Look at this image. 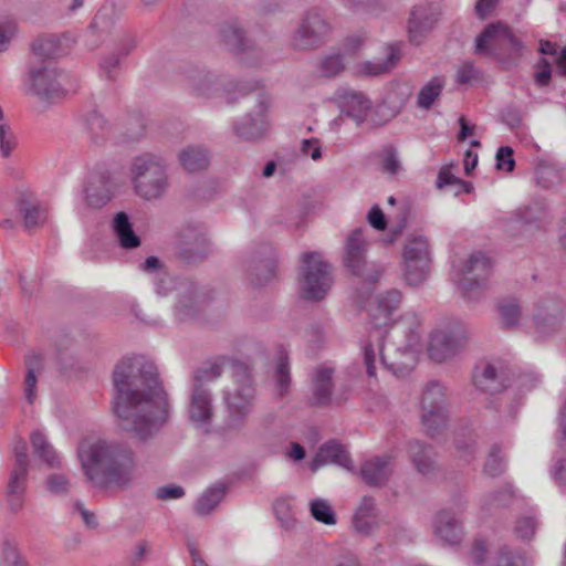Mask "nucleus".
<instances>
[{
  "label": "nucleus",
  "instance_id": "09e8293b",
  "mask_svg": "<svg viewBox=\"0 0 566 566\" xmlns=\"http://www.w3.org/2000/svg\"><path fill=\"white\" fill-rule=\"evenodd\" d=\"M221 40L233 51L245 49L243 31L233 23H226L220 30Z\"/></svg>",
  "mask_w": 566,
  "mask_h": 566
},
{
  "label": "nucleus",
  "instance_id": "e433bc0d",
  "mask_svg": "<svg viewBox=\"0 0 566 566\" xmlns=\"http://www.w3.org/2000/svg\"><path fill=\"white\" fill-rule=\"evenodd\" d=\"M135 44L136 42L133 35H125L120 40L119 53H113L102 62L101 67L108 80H115L120 57L128 55L135 48Z\"/></svg>",
  "mask_w": 566,
  "mask_h": 566
},
{
  "label": "nucleus",
  "instance_id": "7c9ffc66",
  "mask_svg": "<svg viewBox=\"0 0 566 566\" xmlns=\"http://www.w3.org/2000/svg\"><path fill=\"white\" fill-rule=\"evenodd\" d=\"M342 112L357 123L364 122L370 108L369 99L360 92L346 91L340 95Z\"/></svg>",
  "mask_w": 566,
  "mask_h": 566
},
{
  "label": "nucleus",
  "instance_id": "f03ea898",
  "mask_svg": "<svg viewBox=\"0 0 566 566\" xmlns=\"http://www.w3.org/2000/svg\"><path fill=\"white\" fill-rule=\"evenodd\" d=\"M77 457L85 478L95 486L125 489L136 479L138 458L127 442L85 440L78 444Z\"/></svg>",
  "mask_w": 566,
  "mask_h": 566
},
{
  "label": "nucleus",
  "instance_id": "2eb2a0df",
  "mask_svg": "<svg viewBox=\"0 0 566 566\" xmlns=\"http://www.w3.org/2000/svg\"><path fill=\"white\" fill-rule=\"evenodd\" d=\"M251 99H253L254 108L234 124L237 136L245 140L261 138L268 128L265 114L268 102L265 95L260 91Z\"/></svg>",
  "mask_w": 566,
  "mask_h": 566
},
{
  "label": "nucleus",
  "instance_id": "ddd939ff",
  "mask_svg": "<svg viewBox=\"0 0 566 566\" xmlns=\"http://www.w3.org/2000/svg\"><path fill=\"white\" fill-rule=\"evenodd\" d=\"M211 253V244L198 228L187 226L178 234L177 258L185 264H198Z\"/></svg>",
  "mask_w": 566,
  "mask_h": 566
},
{
  "label": "nucleus",
  "instance_id": "72a5a7b5",
  "mask_svg": "<svg viewBox=\"0 0 566 566\" xmlns=\"http://www.w3.org/2000/svg\"><path fill=\"white\" fill-rule=\"evenodd\" d=\"M401 300L402 295L398 290H390L379 298L377 312L381 315V318H373V331H386L385 328L389 324L390 315L398 308Z\"/></svg>",
  "mask_w": 566,
  "mask_h": 566
},
{
  "label": "nucleus",
  "instance_id": "13d9d810",
  "mask_svg": "<svg viewBox=\"0 0 566 566\" xmlns=\"http://www.w3.org/2000/svg\"><path fill=\"white\" fill-rule=\"evenodd\" d=\"M71 488V481L64 473H52L46 478V489L56 495H65Z\"/></svg>",
  "mask_w": 566,
  "mask_h": 566
},
{
  "label": "nucleus",
  "instance_id": "69168bd1",
  "mask_svg": "<svg viewBox=\"0 0 566 566\" xmlns=\"http://www.w3.org/2000/svg\"><path fill=\"white\" fill-rule=\"evenodd\" d=\"M27 450V443L23 439L19 438L13 442L12 452L14 461L12 467L29 469V459Z\"/></svg>",
  "mask_w": 566,
  "mask_h": 566
},
{
  "label": "nucleus",
  "instance_id": "4468645a",
  "mask_svg": "<svg viewBox=\"0 0 566 566\" xmlns=\"http://www.w3.org/2000/svg\"><path fill=\"white\" fill-rule=\"evenodd\" d=\"M512 371L502 364H482L473 371L474 386L490 395H502L512 389Z\"/></svg>",
  "mask_w": 566,
  "mask_h": 566
},
{
  "label": "nucleus",
  "instance_id": "20e7f679",
  "mask_svg": "<svg viewBox=\"0 0 566 566\" xmlns=\"http://www.w3.org/2000/svg\"><path fill=\"white\" fill-rule=\"evenodd\" d=\"M233 384L223 394L226 408L224 427L239 430L245 426L255 401V387L248 367L242 363L231 367Z\"/></svg>",
  "mask_w": 566,
  "mask_h": 566
},
{
  "label": "nucleus",
  "instance_id": "6e6d98bb",
  "mask_svg": "<svg viewBox=\"0 0 566 566\" xmlns=\"http://www.w3.org/2000/svg\"><path fill=\"white\" fill-rule=\"evenodd\" d=\"M345 69L344 59L339 53H334L322 60L319 65V71L322 75L326 77H332Z\"/></svg>",
  "mask_w": 566,
  "mask_h": 566
},
{
  "label": "nucleus",
  "instance_id": "c756f323",
  "mask_svg": "<svg viewBox=\"0 0 566 566\" xmlns=\"http://www.w3.org/2000/svg\"><path fill=\"white\" fill-rule=\"evenodd\" d=\"M447 407L446 387L439 381H429L420 399L421 413L428 412V415H432L433 411L448 410Z\"/></svg>",
  "mask_w": 566,
  "mask_h": 566
},
{
  "label": "nucleus",
  "instance_id": "473e14b6",
  "mask_svg": "<svg viewBox=\"0 0 566 566\" xmlns=\"http://www.w3.org/2000/svg\"><path fill=\"white\" fill-rule=\"evenodd\" d=\"M411 96V90L406 84H395L386 93L382 103L379 105L381 112H386L389 117L397 116L406 106Z\"/></svg>",
  "mask_w": 566,
  "mask_h": 566
},
{
  "label": "nucleus",
  "instance_id": "4d7b16f0",
  "mask_svg": "<svg viewBox=\"0 0 566 566\" xmlns=\"http://www.w3.org/2000/svg\"><path fill=\"white\" fill-rule=\"evenodd\" d=\"M381 169L389 174V175H396L401 169V164L398 158V153L395 147L387 146L381 151Z\"/></svg>",
  "mask_w": 566,
  "mask_h": 566
},
{
  "label": "nucleus",
  "instance_id": "58836bf2",
  "mask_svg": "<svg viewBox=\"0 0 566 566\" xmlns=\"http://www.w3.org/2000/svg\"><path fill=\"white\" fill-rule=\"evenodd\" d=\"M226 494V486L217 484L206 490L198 499L195 511L198 515H208L221 502Z\"/></svg>",
  "mask_w": 566,
  "mask_h": 566
},
{
  "label": "nucleus",
  "instance_id": "f257e3e1",
  "mask_svg": "<svg viewBox=\"0 0 566 566\" xmlns=\"http://www.w3.org/2000/svg\"><path fill=\"white\" fill-rule=\"evenodd\" d=\"M114 412L119 427L140 441L153 438L168 418V397L157 367L143 356L124 358L113 370Z\"/></svg>",
  "mask_w": 566,
  "mask_h": 566
},
{
  "label": "nucleus",
  "instance_id": "4be33fe9",
  "mask_svg": "<svg viewBox=\"0 0 566 566\" xmlns=\"http://www.w3.org/2000/svg\"><path fill=\"white\" fill-rule=\"evenodd\" d=\"M29 469L12 467L4 491L8 510L18 514L24 507Z\"/></svg>",
  "mask_w": 566,
  "mask_h": 566
},
{
  "label": "nucleus",
  "instance_id": "774afa93",
  "mask_svg": "<svg viewBox=\"0 0 566 566\" xmlns=\"http://www.w3.org/2000/svg\"><path fill=\"white\" fill-rule=\"evenodd\" d=\"M552 476L557 484H566V457L556 459L552 468Z\"/></svg>",
  "mask_w": 566,
  "mask_h": 566
},
{
  "label": "nucleus",
  "instance_id": "423d86ee",
  "mask_svg": "<svg viewBox=\"0 0 566 566\" xmlns=\"http://www.w3.org/2000/svg\"><path fill=\"white\" fill-rule=\"evenodd\" d=\"M222 374L219 364H210L193 371L189 396L188 417L200 427L209 426L214 415L213 396L210 384Z\"/></svg>",
  "mask_w": 566,
  "mask_h": 566
},
{
  "label": "nucleus",
  "instance_id": "2f4dec72",
  "mask_svg": "<svg viewBox=\"0 0 566 566\" xmlns=\"http://www.w3.org/2000/svg\"><path fill=\"white\" fill-rule=\"evenodd\" d=\"M520 406L521 398H516L514 389H511L493 400L490 408L499 412L497 421L500 426L504 427L516 419Z\"/></svg>",
  "mask_w": 566,
  "mask_h": 566
},
{
  "label": "nucleus",
  "instance_id": "1a4fd4ad",
  "mask_svg": "<svg viewBox=\"0 0 566 566\" xmlns=\"http://www.w3.org/2000/svg\"><path fill=\"white\" fill-rule=\"evenodd\" d=\"M523 43L501 23H492L475 40V53L503 60L521 54Z\"/></svg>",
  "mask_w": 566,
  "mask_h": 566
},
{
  "label": "nucleus",
  "instance_id": "bf43d9fd",
  "mask_svg": "<svg viewBox=\"0 0 566 566\" xmlns=\"http://www.w3.org/2000/svg\"><path fill=\"white\" fill-rule=\"evenodd\" d=\"M539 382V378L533 373H523L516 377L512 376V389H514L515 394L518 391L521 394H526L537 386Z\"/></svg>",
  "mask_w": 566,
  "mask_h": 566
},
{
  "label": "nucleus",
  "instance_id": "5701e85b",
  "mask_svg": "<svg viewBox=\"0 0 566 566\" xmlns=\"http://www.w3.org/2000/svg\"><path fill=\"white\" fill-rule=\"evenodd\" d=\"M392 473V458L390 455L375 457L361 464L360 476L370 486L385 485Z\"/></svg>",
  "mask_w": 566,
  "mask_h": 566
},
{
  "label": "nucleus",
  "instance_id": "c85d7f7f",
  "mask_svg": "<svg viewBox=\"0 0 566 566\" xmlns=\"http://www.w3.org/2000/svg\"><path fill=\"white\" fill-rule=\"evenodd\" d=\"M436 22L437 18L429 11V9L424 7H416L411 11L408 21L410 41L419 44L422 36L433 28Z\"/></svg>",
  "mask_w": 566,
  "mask_h": 566
},
{
  "label": "nucleus",
  "instance_id": "79ce46f5",
  "mask_svg": "<svg viewBox=\"0 0 566 566\" xmlns=\"http://www.w3.org/2000/svg\"><path fill=\"white\" fill-rule=\"evenodd\" d=\"M562 170L551 163H539L535 168V181L544 188L551 189L562 182Z\"/></svg>",
  "mask_w": 566,
  "mask_h": 566
},
{
  "label": "nucleus",
  "instance_id": "49530a36",
  "mask_svg": "<svg viewBox=\"0 0 566 566\" xmlns=\"http://www.w3.org/2000/svg\"><path fill=\"white\" fill-rule=\"evenodd\" d=\"M421 424L424 432L434 438L442 433L448 422V410L433 411L432 415L421 413Z\"/></svg>",
  "mask_w": 566,
  "mask_h": 566
},
{
  "label": "nucleus",
  "instance_id": "9b49d317",
  "mask_svg": "<svg viewBox=\"0 0 566 566\" xmlns=\"http://www.w3.org/2000/svg\"><path fill=\"white\" fill-rule=\"evenodd\" d=\"M170 290L176 295V312L180 319L192 317L211 300L210 293L190 279L175 280Z\"/></svg>",
  "mask_w": 566,
  "mask_h": 566
},
{
  "label": "nucleus",
  "instance_id": "ea45409f",
  "mask_svg": "<svg viewBox=\"0 0 566 566\" xmlns=\"http://www.w3.org/2000/svg\"><path fill=\"white\" fill-rule=\"evenodd\" d=\"M274 379L276 395L282 398L289 392L291 386L290 363L284 350H281L277 356Z\"/></svg>",
  "mask_w": 566,
  "mask_h": 566
},
{
  "label": "nucleus",
  "instance_id": "f704fd0d",
  "mask_svg": "<svg viewBox=\"0 0 566 566\" xmlns=\"http://www.w3.org/2000/svg\"><path fill=\"white\" fill-rule=\"evenodd\" d=\"M179 160L182 167L189 172H196L206 169L209 166V153L200 146H190L179 154Z\"/></svg>",
  "mask_w": 566,
  "mask_h": 566
},
{
  "label": "nucleus",
  "instance_id": "8fccbe9b",
  "mask_svg": "<svg viewBox=\"0 0 566 566\" xmlns=\"http://www.w3.org/2000/svg\"><path fill=\"white\" fill-rule=\"evenodd\" d=\"M310 512L312 516L319 523L334 525L336 523V514L327 500L315 499L310 503Z\"/></svg>",
  "mask_w": 566,
  "mask_h": 566
},
{
  "label": "nucleus",
  "instance_id": "cd10ccee",
  "mask_svg": "<svg viewBox=\"0 0 566 566\" xmlns=\"http://www.w3.org/2000/svg\"><path fill=\"white\" fill-rule=\"evenodd\" d=\"M409 457L417 471L423 475L437 470L436 452L433 448L422 441L413 440L408 446Z\"/></svg>",
  "mask_w": 566,
  "mask_h": 566
},
{
  "label": "nucleus",
  "instance_id": "7ed1b4c3",
  "mask_svg": "<svg viewBox=\"0 0 566 566\" xmlns=\"http://www.w3.org/2000/svg\"><path fill=\"white\" fill-rule=\"evenodd\" d=\"M403 319L409 321L408 326L410 329L407 345L403 347H395L392 344L385 345L386 331L377 329L370 332L369 343L364 346V364L369 377L376 376L375 363L377 352L380 357V363L397 376H405L413 368L415 354L411 347L419 340L417 328H419L421 322L419 316L413 313L406 314Z\"/></svg>",
  "mask_w": 566,
  "mask_h": 566
},
{
  "label": "nucleus",
  "instance_id": "e2e57ef3",
  "mask_svg": "<svg viewBox=\"0 0 566 566\" xmlns=\"http://www.w3.org/2000/svg\"><path fill=\"white\" fill-rule=\"evenodd\" d=\"M513 148L510 146H502L496 151V169L512 172L515 167V160L513 158Z\"/></svg>",
  "mask_w": 566,
  "mask_h": 566
},
{
  "label": "nucleus",
  "instance_id": "680f3d73",
  "mask_svg": "<svg viewBox=\"0 0 566 566\" xmlns=\"http://www.w3.org/2000/svg\"><path fill=\"white\" fill-rule=\"evenodd\" d=\"M534 82L539 87H545L552 80V64L547 59L541 57L534 65Z\"/></svg>",
  "mask_w": 566,
  "mask_h": 566
},
{
  "label": "nucleus",
  "instance_id": "a211bd4d",
  "mask_svg": "<svg viewBox=\"0 0 566 566\" xmlns=\"http://www.w3.org/2000/svg\"><path fill=\"white\" fill-rule=\"evenodd\" d=\"M563 305L556 300H542L537 303L534 314L535 329L539 337L557 333L563 324Z\"/></svg>",
  "mask_w": 566,
  "mask_h": 566
},
{
  "label": "nucleus",
  "instance_id": "c03bdc74",
  "mask_svg": "<svg viewBox=\"0 0 566 566\" xmlns=\"http://www.w3.org/2000/svg\"><path fill=\"white\" fill-rule=\"evenodd\" d=\"M33 53L41 59H54L60 55L59 39L53 35H41L32 42Z\"/></svg>",
  "mask_w": 566,
  "mask_h": 566
},
{
  "label": "nucleus",
  "instance_id": "3c124183",
  "mask_svg": "<svg viewBox=\"0 0 566 566\" xmlns=\"http://www.w3.org/2000/svg\"><path fill=\"white\" fill-rule=\"evenodd\" d=\"M537 526L538 521L534 515H521L515 521L513 532L518 539L528 542L534 537Z\"/></svg>",
  "mask_w": 566,
  "mask_h": 566
},
{
  "label": "nucleus",
  "instance_id": "c9c22d12",
  "mask_svg": "<svg viewBox=\"0 0 566 566\" xmlns=\"http://www.w3.org/2000/svg\"><path fill=\"white\" fill-rule=\"evenodd\" d=\"M249 272L251 282L255 285H262L275 276V260L271 256L266 259L253 256L251 260V265L249 266Z\"/></svg>",
  "mask_w": 566,
  "mask_h": 566
},
{
  "label": "nucleus",
  "instance_id": "6ab92c4d",
  "mask_svg": "<svg viewBox=\"0 0 566 566\" xmlns=\"http://www.w3.org/2000/svg\"><path fill=\"white\" fill-rule=\"evenodd\" d=\"M513 219L524 227L545 231L552 222V211L545 199H534L530 203L520 207L513 213Z\"/></svg>",
  "mask_w": 566,
  "mask_h": 566
},
{
  "label": "nucleus",
  "instance_id": "a19ab883",
  "mask_svg": "<svg viewBox=\"0 0 566 566\" xmlns=\"http://www.w3.org/2000/svg\"><path fill=\"white\" fill-rule=\"evenodd\" d=\"M446 85L442 76L432 77L426 85L421 87L417 96V104L420 108L429 109L436 99L441 95Z\"/></svg>",
  "mask_w": 566,
  "mask_h": 566
},
{
  "label": "nucleus",
  "instance_id": "a878e982",
  "mask_svg": "<svg viewBox=\"0 0 566 566\" xmlns=\"http://www.w3.org/2000/svg\"><path fill=\"white\" fill-rule=\"evenodd\" d=\"M434 534L444 544L457 545L462 539L461 523L452 512L443 510L436 516Z\"/></svg>",
  "mask_w": 566,
  "mask_h": 566
},
{
  "label": "nucleus",
  "instance_id": "39448f33",
  "mask_svg": "<svg viewBox=\"0 0 566 566\" xmlns=\"http://www.w3.org/2000/svg\"><path fill=\"white\" fill-rule=\"evenodd\" d=\"M135 192L144 200L163 198L169 188L166 163L151 154H144L133 159L130 167Z\"/></svg>",
  "mask_w": 566,
  "mask_h": 566
},
{
  "label": "nucleus",
  "instance_id": "5fc2aeb1",
  "mask_svg": "<svg viewBox=\"0 0 566 566\" xmlns=\"http://www.w3.org/2000/svg\"><path fill=\"white\" fill-rule=\"evenodd\" d=\"M505 463L501 455V448L497 444H493L484 464V473L495 478L503 473Z\"/></svg>",
  "mask_w": 566,
  "mask_h": 566
},
{
  "label": "nucleus",
  "instance_id": "412c9836",
  "mask_svg": "<svg viewBox=\"0 0 566 566\" xmlns=\"http://www.w3.org/2000/svg\"><path fill=\"white\" fill-rule=\"evenodd\" d=\"M17 211L23 227L32 231L43 227L48 221V209L31 192H21L17 198Z\"/></svg>",
  "mask_w": 566,
  "mask_h": 566
},
{
  "label": "nucleus",
  "instance_id": "bb28decb",
  "mask_svg": "<svg viewBox=\"0 0 566 566\" xmlns=\"http://www.w3.org/2000/svg\"><path fill=\"white\" fill-rule=\"evenodd\" d=\"M334 368L321 365L313 374V403L328 406L334 390Z\"/></svg>",
  "mask_w": 566,
  "mask_h": 566
},
{
  "label": "nucleus",
  "instance_id": "37998d69",
  "mask_svg": "<svg viewBox=\"0 0 566 566\" xmlns=\"http://www.w3.org/2000/svg\"><path fill=\"white\" fill-rule=\"evenodd\" d=\"M31 444L34 454L41 458L49 467H55L60 463L55 450L41 432H33L31 434Z\"/></svg>",
  "mask_w": 566,
  "mask_h": 566
},
{
  "label": "nucleus",
  "instance_id": "a18cd8bd",
  "mask_svg": "<svg viewBox=\"0 0 566 566\" xmlns=\"http://www.w3.org/2000/svg\"><path fill=\"white\" fill-rule=\"evenodd\" d=\"M497 310L503 327L514 328L518 326L522 312L520 304L515 300H503L499 302Z\"/></svg>",
  "mask_w": 566,
  "mask_h": 566
},
{
  "label": "nucleus",
  "instance_id": "9d476101",
  "mask_svg": "<svg viewBox=\"0 0 566 566\" xmlns=\"http://www.w3.org/2000/svg\"><path fill=\"white\" fill-rule=\"evenodd\" d=\"M403 261L405 279L408 284L415 286L421 284L428 276L431 262L428 240L422 235L407 239Z\"/></svg>",
  "mask_w": 566,
  "mask_h": 566
},
{
  "label": "nucleus",
  "instance_id": "f8f14e48",
  "mask_svg": "<svg viewBox=\"0 0 566 566\" xmlns=\"http://www.w3.org/2000/svg\"><path fill=\"white\" fill-rule=\"evenodd\" d=\"M492 269L491 259L483 252L470 256L462 269V277L458 280L459 287L464 297L475 300L490 275Z\"/></svg>",
  "mask_w": 566,
  "mask_h": 566
},
{
  "label": "nucleus",
  "instance_id": "dca6fc26",
  "mask_svg": "<svg viewBox=\"0 0 566 566\" xmlns=\"http://www.w3.org/2000/svg\"><path fill=\"white\" fill-rule=\"evenodd\" d=\"M329 33L328 23L315 11L307 12L294 35L293 46L297 50L314 49L324 43Z\"/></svg>",
  "mask_w": 566,
  "mask_h": 566
},
{
  "label": "nucleus",
  "instance_id": "6e6552de",
  "mask_svg": "<svg viewBox=\"0 0 566 566\" xmlns=\"http://www.w3.org/2000/svg\"><path fill=\"white\" fill-rule=\"evenodd\" d=\"M334 283L332 265L319 252H304L298 272L300 293L308 301H321Z\"/></svg>",
  "mask_w": 566,
  "mask_h": 566
},
{
  "label": "nucleus",
  "instance_id": "f3484780",
  "mask_svg": "<svg viewBox=\"0 0 566 566\" xmlns=\"http://www.w3.org/2000/svg\"><path fill=\"white\" fill-rule=\"evenodd\" d=\"M467 338L461 331L438 329L431 334L429 356L437 363H442L454 356L465 344Z\"/></svg>",
  "mask_w": 566,
  "mask_h": 566
},
{
  "label": "nucleus",
  "instance_id": "aec40b11",
  "mask_svg": "<svg viewBox=\"0 0 566 566\" xmlns=\"http://www.w3.org/2000/svg\"><path fill=\"white\" fill-rule=\"evenodd\" d=\"M85 202L88 207L99 209L112 198V178L108 170L92 171L84 188Z\"/></svg>",
  "mask_w": 566,
  "mask_h": 566
},
{
  "label": "nucleus",
  "instance_id": "4c0bfd02",
  "mask_svg": "<svg viewBox=\"0 0 566 566\" xmlns=\"http://www.w3.org/2000/svg\"><path fill=\"white\" fill-rule=\"evenodd\" d=\"M85 127L92 143L95 145L103 144L109 137L111 128L103 115L96 111H92L87 114Z\"/></svg>",
  "mask_w": 566,
  "mask_h": 566
},
{
  "label": "nucleus",
  "instance_id": "de8ad7c7",
  "mask_svg": "<svg viewBox=\"0 0 566 566\" xmlns=\"http://www.w3.org/2000/svg\"><path fill=\"white\" fill-rule=\"evenodd\" d=\"M400 60V51L396 45H389L387 49L386 60L382 62L371 63L365 65V71L369 75H381L391 71Z\"/></svg>",
  "mask_w": 566,
  "mask_h": 566
},
{
  "label": "nucleus",
  "instance_id": "0eeeda50",
  "mask_svg": "<svg viewBox=\"0 0 566 566\" xmlns=\"http://www.w3.org/2000/svg\"><path fill=\"white\" fill-rule=\"evenodd\" d=\"M73 88L69 75L50 63L32 65L28 72L25 93L40 102L54 104Z\"/></svg>",
  "mask_w": 566,
  "mask_h": 566
},
{
  "label": "nucleus",
  "instance_id": "393cba45",
  "mask_svg": "<svg viewBox=\"0 0 566 566\" xmlns=\"http://www.w3.org/2000/svg\"><path fill=\"white\" fill-rule=\"evenodd\" d=\"M327 463H335L347 470H352L353 467L352 459L346 449L334 440L321 446L311 467L312 470L315 471Z\"/></svg>",
  "mask_w": 566,
  "mask_h": 566
},
{
  "label": "nucleus",
  "instance_id": "603ef678",
  "mask_svg": "<svg viewBox=\"0 0 566 566\" xmlns=\"http://www.w3.org/2000/svg\"><path fill=\"white\" fill-rule=\"evenodd\" d=\"M342 3L354 12L363 14H378L385 10L382 0H340Z\"/></svg>",
  "mask_w": 566,
  "mask_h": 566
},
{
  "label": "nucleus",
  "instance_id": "864d4df0",
  "mask_svg": "<svg viewBox=\"0 0 566 566\" xmlns=\"http://www.w3.org/2000/svg\"><path fill=\"white\" fill-rule=\"evenodd\" d=\"M1 555L3 566H27L24 558L21 556L18 543L13 539L6 538L2 542Z\"/></svg>",
  "mask_w": 566,
  "mask_h": 566
},
{
  "label": "nucleus",
  "instance_id": "338daca9",
  "mask_svg": "<svg viewBox=\"0 0 566 566\" xmlns=\"http://www.w3.org/2000/svg\"><path fill=\"white\" fill-rule=\"evenodd\" d=\"M486 545L483 539H475L470 551V558L474 566H483L486 557Z\"/></svg>",
  "mask_w": 566,
  "mask_h": 566
},
{
  "label": "nucleus",
  "instance_id": "0e129e2a",
  "mask_svg": "<svg viewBox=\"0 0 566 566\" xmlns=\"http://www.w3.org/2000/svg\"><path fill=\"white\" fill-rule=\"evenodd\" d=\"M355 532L363 536H369L378 527L377 517H353Z\"/></svg>",
  "mask_w": 566,
  "mask_h": 566
},
{
  "label": "nucleus",
  "instance_id": "052dcab7",
  "mask_svg": "<svg viewBox=\"0 0 566 566\" xmlns=\"http://www.w3.org/2000/svg\"><path fill=\"white\" fill-rule=\"evenodd\" d=\"M494 566H525V558L514 553L507 546H502L497 551L496 563Z\"/></svg>",
  "mask_w": 566,
  "mask_h": 566
},
{
  "label": "nucleus",
  "instance_id": "b1692460",
  "mask_svg": "<svg viewBox=\"0 0 566 566\" xmlns=\"http://www.w3.org/2000/svg\"><path fill=\"white\" fill-rule=\"evenodd\" d=\"M365 252L366 242L364 239L363 230L356 229L349 234L347 239L345 252V265L354 275L365 277Z\"/></svg>",
  "mask_w": 566,
  "mask_h": 566
}]
</instances>
